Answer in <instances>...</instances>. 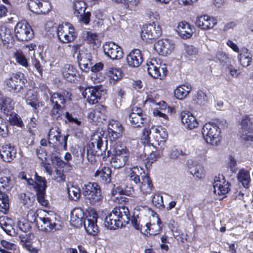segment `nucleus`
<instances>
[{
    "label": "nucleus",
    "mask_w": 253,
    "mask_h": 253,
    "mask_svg": "<svg viewBox=\"0 0 253 253\" xmlns=\"http://www.w3.org/2000/svg\"><path fill=\"white\" fill-rule=\"evenodd\" d=\"M106 107L104 106H98L95 110L91 111L88 114V119L90 122L96 125L103 123L106 120Z\"/></svg>",
    "instance_id": "15"
},
{
    "label": "nucleus",
    "mask_w": 253,
    "mask_h": 253,
    "mask_svg": "<svg viewBox=\"0 0 253 253\" xmlns=\"http://www.w3.org/2000/svg\"><path fill=\"white\" fill-rule=\"evenodd\" d=\"M11 220L5 216L0 217V226L8 235L13 236L14 230L11 225Z\"/></svg>",
    "instance_id": "38"
},
{
    "label": "nucleus",
    "mask_w": 253,
    "mask_h": 253,
    "mask_svg": "<svg viewBox=\"0 0 253 253\" xmlns=\"http://www.w3.org/2000/svg\"><path fill=\"white\" fill-rule=\"evenodd\" d=\"M37 200L38 202L43 207H48L49 205L48 201L45 199V191L36 192Z\"/></svg>",
    "instance_id": "59"
},
{
    "label": "nucleus",
    "mask_w": 253,
    "mask_h": 253,
    "mask_svg": "<svg viewBox=\"0 0 253 253\" xmlns=\"http://www.w3.org/2000/svg\"><path fill=\"white\" fill-rule=\"evenodd\" d=\"M129 215V211L126 207H116L106 217L104 225L110 230H115L122 227L128 223Z\"/></svg>",
    "instance_id": "1"
},
{
    "label": "nucleus",
    "mask_w": 253,
    "mask_h": 253,
    "mask_svg": "<svg viewBox=\"0 0 253 253\" xmlns=\"http://www.w3.org/2000/svg\"><path fill=\"white\" fill-rule=\"evenodd\" d=\"M143 175H146L144 172V169L137 166L133 167L130 169L129 179L131 181L134 182L135 184L140 183L141 180L140 176Z\"/></svg>",
    "instance_id": "35"
},
{
    "label": "nucleus",
    "mask_w": 253,
    "mask_h": 253,
    "mask_svg": "<svg viewBox=\"0 0 253 253\" xmlns=\"http://www.w3.org/2000/svg\"><path fill=\"white\" fill-rule=\"evenodd\" d=\"M181 122L185 127L192 129L198 126V123L195 117L187 111H183L180 115Z\"/></svg>",
    "instance_id": "25"
},
{
    "label": "nucleus",
    "mask_w": 253,
    "mask_h": 253,
    "mask_svg": "<svg viewBox=\"0 0 253 253\" xmlns=\"http://www.w3.org/2000/svg\"><path fill=\"white\" fill-rule=\"evenodd\" d=\"M73 9L74 13L76 16L79 14H83L86 9V5L83 0H74Z\"/></svg>",
    "instance_id": "42"
},
{
    "label": "nucleus",
    "mask_w": 253,
    "mask_h": 253,
    "mask_svg": "<svg viewBox=\"0 0 253 253\" xmlns=\"http://www.w3.org/2000/svg\"><path fill=\"white\" fill-rule=\"evenodd\" d=\"M192 89L191 85L189 84H182L178 86L174 90L175 97L178 99H183L186 97Z\"/></svg>",
    "instance_id": "36"
},
{
    "label": "nucleus",
    "mask_w": 253,
    "mask_h": 253,
    "mask_svg": "<svg viewBox=\"0 0 253 253\" xmlns=\"http://www.w3.org/2000/svg\"><path fill=\"white\" fill-rule=\"evenodd\" d=\"M128 121L133 127H142L147 123L148 119L141 108L134 106L131 108L128 114Z\"/></svg>",
    "instance_id": "5"
},
{
    "label": "nucleus",
    "mask_w": 253,
    "mask_h": 253,
    "mask_svg": "<svg viewBox=\"0 0 253 253\" xmlns=\"http://www.w3.org/2000/svg\"><path fill=\"white\" fill-rule=\"evenodd\" d=\"M108 74L109 77L114 81H117L122 77L121 71L119 69L109 68Z\"/></svg>",
    "instance_id": "56"
},
{
    "label": "nucleus",
    "mask_w": 253,
    "mask_h": 253,
    "mask_svg": "<svg viewBox=\"0 0 253 253\" xmlns=\"http://www.w3.org/2000/svg\"><path fill=\"white\" fill-rule=\"evenodd\" d=\"M177 29L179 36L183 39L190 38L195 31V28L193 27L185 22H180Z\"/></svg>",
    "instance_id": "28"
},
{
    "label": "nucleus",
    "mask_w": 253,
    "mask_h": 253,
    "mask_svg": "<svg viewBox=\"0 0 253 253\" xmlns=\"http://www.w3.org/2000/svg\"><path fill=\"white\" fill-rule=\"evenodd\" d=\"M214 193L216 195H223L229 191V184L226 182L222 175L215 177L213 183Z\"/></svg>",
    "instance_id": "17"
},
{
    "label": "nucleus",
    "mask_w": 253,
    "mask_h": 253,
    "mask_svg": "<svg viewBox=\"0 0 253 253\" xmlns=\"http://www.w3.org/2000/svg\"><path fill=\"white\" fill-rule=\"evenodd\" d=\"M162 30L160 26L155 22L143 25L141 37L143 41L147 42L148 40L158 38L161 35Z\"/></svg>",
    "instance_id": "9"
},
{
    "label": "nucleus",
    "mask_w": 253,
    "mask_h": 253,
    "mask_svg": "<svg viewBox=\"0 0 253 253\" xmlns=\"http://www.w3.org/2000/svg\"><path fill=\"white\" fill-rule=\"evenodd\" d=\"M85 220L83 211L81 208H75L71 212L70 223L76 228H80Z\"/></svg>",
    "instance_id": "23"
},
{
    "label": "nucleus",
    "mask_w": 253,
    "mask_h": 253,
    "mask_svg": "<svg viewBox=\"0 0 253 253\" xmlns=\"http://www.w3.org/2000/svg\"><path fill=\"white\" fill-rule=\"evenodd\" d=\"M103 47L105 55L112 60H119L123 56L122 49L114 42H106Z\"/></svg>",
    "instance_id": "13"
},
{
    "label": "nucleus",
    "mask_w": 253,
    "mask_h": 253,
    "mask_svg": "<svg viewBox=\"0 0 253 253\" xmlns=\"http://www.w3.org/2000/svg\"><path fill=\"white\" fill-rule=\"evenodd\" d=\"M139 183L140 189L144 194H149L151 192L153 184L149 176L147 175L141 176V181Z\"/></svg>",
    "instance_id": "34"
},
{
    "label": "nucleus",
    "mask_w": 253,
    "mask_h": 253,
    "mask_svg": "<svg viewBox=\"0 0 253 253\" xmlns=\"http://www.w3.org/2000/svg\"><path fill=\"white\" fill-rule=\"evenodd\" d=\"M39 219L40 220L39 222L37 221L38 227L42 231L53 232L60 228V225L52 221L49 217H39Z\"/></svg>",
    "instance_id": "18"
},
{
    "label": "nucleus",
    "mask_w": 253,
    "mask_h": 253,
    "mask_svg": "<svg viewBox=\"0 0 253 253\" xmlns=\"http://www.w3.org/2000/svg\"><path fill=\"white\" fill-rule=\"evenodd\" d=\"M238 60L241 65L246 67L249 66L252 60V55L246 48L242 49L238 56Z\"/></svg>",
    "instance_id": "39"
},
{
    "label": "nucleus",
    "mask_w": 253,
    "mask_h": 253,
    "mask_svg": "<svg viewBox=\"0 0 253 253\" xmlns=\"http://www.w3.org/2000/svg\"><path fill=\"white\" fill-rule=\"evenodd\" d=\"M111 169L109 167H104L101 170H97L94 176L98 180L105 184L109 183L111 181Z\"/></svg>",
    "instance_id": "30"
},
{
    "label": "nucleus",
    "mask_w": 253,
    "mask_h": 253,
    "mask_svg": "<svg viewBox=\"0 0 253 253\" xmlns=\"http://www.w3.org/2000/svg\"><path fill=\"white\" fill-rule=\"evenodd\" d=\"M237 179L244 188H249L251 181L250 171L244 169H240L237 174Z\"/></svg>",
    "instance_id": "33"
},
{
    "label": "nucleus",
    "mask_w": 253,
    "mask_h": 253,
    "mask_svg": "<svg viewBox=\"0 0 253 253\" xmlns=\"http://www.w3.org/2000/svg\"><path fill=\"white\" fill-rule=\"evenodd\" d=\"M51 109L50 112V115L53 118L58 119L61 115L63 112V108L61 105L51 104Z\"/></svg>",
    "instance_id": "53"
},
{
    "label": "nucleus",
    "mask_w": 253,
    "mask_h": 253,
    "mask_svg": "<svg viewBox=\"0 0 253 253\" xmlns=\"http://www.w3.org/2000/svg\"><path fill=\"white\" fill-rule=\"evenodd\" d=\"M77 58L80 69L84 72H88L93 64L91 54L83 51L80 52Z\"/></svg>",
    "instance_id": "21"
},
{
    "label": "nucleus",
    "mask_w": 253,
    "mask_h": 253,
    "mask_svg": "<svg viewBox=\"0 0 253 253\" xmlns=\"http://www.w3.org/2000/svg\"><path fill=\"white\" fill-rule=\"evenodd\" d=\"M97 214L95 212L89 214L85 218L83 225L86 231L89 234L95 235L98 231V226L96 224Z\"/></svg>",
    "instance_id": "20"
},
{
    "label": "nucleus",
    "mask_w": 253,
    "mask_h": 253,
    "mask_svg": "<svg viewBox=\"0 0 253 253\" xmlns=\"http://www.w3.org/2000/svg\"><path fill=\"white\" fill-rule=\"evenodd\" d=\"M216 24V19L207 15L197 17L195 21L197 27L204 30L212 28Z\"/></svg>",
    "instance_id": "16"
},
{
    "label": "nucleus",
    "mask_w": 253,
    "mask_h": 253,
    "mask_svg": "<svg viewBox=\"0 0 253 253\" xmlns=\"http://www.w3.org/2000/svg\"><path fill=\"white\" fill-rule=\"evenodd\" d=\"M0 39L3 43L12 42L13 41L12 29L4 25H0Z\"/></svg>",
    "instance_id": "32"
},
{
    "label": "nucleus",
    "mask_w": 253,
    "mask_h": 253,
    "mask_svg": "<svg viewBox=\"0 0 253 253\" xmlns=\"http://www.w3.org/2000/svg\"><path fill=\"white\" fill-rule=\"evenodd\" d=\"M67 190L69 198L73 200L77 201L81 196L80 188L78 186H68Z\"/></svg>",
    "instance_id": "43"
},
{
    "label": "nucleus",
    "mask_w": 253,
    "mask_h": 253,
    "mask_svg": "<svg viewBox=\"0 0 253 253\" xmlns=\"http://www.w3.org/2000/svg\"><path fill=\"white\" fill-rule=\"evenodd\" d=\"M8 123L1 117H0V135L5 137L8 134Z\"/></svg>",
    "instance_id": "57"
},
{
    "label": "nucleus",
    "mask_w": 253,
    "mask_h": 253,
    "mask_svg": "<svg viewBox=\"0 0 253 253\" xmlns=\"http://www.w3.org/2000/svg\"><path fill=\"white\" fill-rule=\"evenodd\" d=\"M103 133L101 132H95L91 136L90 141L87 146V154L92 156L102 155L107 148V145L104 144L102 138Z\"/></svg>",
    "instance_id": "3"
},
{
    "label": "nucleus",
    "mask_w": 253,
    "mask_h": 253,
    "mask_svg": "<svg viewBox=\"0 0 253 253\" xmlns=\"http://www.w3.org/2000/svg\"><path fill=\"white\" fill-rule=\"evenodd\" d=\"M83 194L91 205L99 203L103 198L99 185L95 182H88L83 187Z\"/></svg>",
    "instance_id": "4"
},
{
    "label": "nucleus",
    "mask_w": 253,
    "mask_h": 253,
    "mask_svg": "<svg viewBox=\"0 0 253 253\" xmlns=\"http://www.w3.org/2000/svg\"><path fill=\"white\" fill-rule=\"evenodd\" d=\"M195 101L199 105H205L208 101L206 94L202 90H198L195 95Z\"/></svg>",
    "instance_id": "54"
},
{
    "label": "nucleus",
    "mask_w": 253,
    "mask_h": 253,
    "mask_svg": "<svg viewBox=\"0 0 253 253\" xmlns=\"http://www.w3.org/2000/svg\"><path fill=\"white\" fill-rule=\"evenodd\" d=\"M63 77L68 82H74L76 79L77 71L74 67L70 64H66L62 70Z\"/></svg>",
    "instance_id": "31"
},
{
    "label": "nucleus",
    "mask_w": 253,
    "mask_h": 253,
    "mask_svg": "<svg viewBox=\"0 0 253 253\" xmlns=\"http://www.w3.org/2000/svg\"><path fill=\"white\" fill-rule=\"evenodd\" d=\"M126 61L131 67H139L143 62V58L139 49L132 50L126 57Z\"/></svg>",
    "instance_id": "24"
},
{
    "label": "nucleus",
    "mask_w": 253,
    "mask_h": 253,
    "mask_svg": "<svg viewBox=\"0 0 253 253\" xmlns=\"http://www.w3.org/2000/svg\"><path fill=\"white\" fill-rule=\"evenodd\" d=\"M1 103H0V108L6 115L10 114L14 107V103L10 98H5L1 99Z\"/></svg>",
    "instance_id": "41"
},
{
    "label": "nucleus",
    "mask_w": 253,
    "mask_h": 253,
    "mask_svg": "<svg viewBox=\"0 0 253 253\" xmlns=\"http://www.w3.org/2000/svg\"><path fill=\"white\" fill-rule=\"evenodd\" d=\"M84 35L86 40L90 43L94 42L97 37L95 33L91 31H86Z\"/></svg>",
    "instance_id": "62"
},
{
    "label": "nucleus",
    "mask_w": 253,
    "mask_h": 253,
    "mask_svg": "<svg viewBox=\"0 0 253 253\" xmlns=\"http://www.w3.org/2000/svg\"><path fill=\"white\" fill-rule=\"evenodd\" d=\"M51 6L50 3L46 1H43L41 3L40 10L42 11L41 14H46L50 9Z\"/></svg>",
    "instance_id": "64"
},
{
    "label": "nucleus",
    "mask_w": 253,
    "mask_h": 253,
    "mask_svg": "<svg viewBox=\"0 0 253 253\" xmlns=\"http://www.w3.org/2000/svg\"><path fill=\"white\" fill-rule=\"evenodd\" d=\"M9 208L8 196L6 194L0 192V208L4 210L3 212L6 213L8 211Z\"/></svg>",
    "instance_id": "50"
},
{
    "label": "nucleus",
    "mask_w": 253,
    "mask_h": 253,
    "mask_svg": "<svg viewBox=\"0 0 253 253\" xmlns=\"http://www.w3.org/2000/svg\"><path fill=\"white\" fill-rule=\"evenodd\" d=\"M35 188L36 192L45 191L46 185L45 178L38 176L36 174Z\"/></svg>",
    "instance_id": "48"
},
{
    "label": "nucleus",
    "mask_w": 253,
    "mask_h": 253,
    "mask_svg": "<svg viewBox=\"0 0 253 253\" xmlns=\"http://www.w3.org/2000/svg\"><path fill=\"white\" fill-rule=\"evenodd\" d=\"M26 79L24 78L22 73L12 74L6 81V84L10 90L19 92L23 89Z\"/></svg>",
    "instance_id": "12"
},
{
    "label": "nucleus",
    "mask_w": 253,
    "mask_h": 253,
    "mask_svg": "<svg viewBox=\"0 0 253 253\" xmlns=\"http://www.w3.org/2000/svg\"><path fill=\"white\" fill-rule=\"evenodd\" d=\"M16 38L19 41L26 42L34 37V32L31 27L25 21L19 22L14 28Z\"/></svg>",
    "instance_id": "6"
},
{
    "label": "nucleus",
    "mask_w": 253,
    "mask_h": 253,
    "mask_svg": "<svg viewBox=\"0 0 253 253\" xmlns=\"http://www.w3.org/2000/svg\"><path fill=\"white\" fill-rule=\"evenodd\" d=\"M108 133L112 140H115L122 135L123 127L122 124L117 120H111L108 126Z\"/></svg>",
    "instance_id": "19"
},
{
    "label": "nucleus",
    "mask_w": 253,
    "mask_h": 253,
    "mask_svg": "<svg viewBox=\"0 0 253 253\" xmlns=\"http://www.w3.org/2000/svg\"><path fill=\"white\" fill-rule=\"evenodd\" d=\"M48 143L53 147H57L63 144L64 150L67 149L68 136H62L60 128L55 126L51 128L48 134Z\"/></svg>",
    "instance_id": "7"
},
{
    "label": "nucleus",
    "mask_w": 253,
    "mask_h": 253,
    "mask_svg": "<svg viewBox=\"0 0 253 253\" xmlns=\"http://www.w3.org/2000/svg\"><path fill=\"white\" fill-rule=\"evenodd\" d=\"M148 227V229L147 231V234H144L145 235H156L159 234L162 230L160 219H158L157 224L149 223Z\"/></svg>",
    "instance_id": "45"
},
{
    "label": "nucleus",
    "mask_w": 253,
    "mask_h": 253,
    "mask_svg": "<svg viewBox=\"0 0 253 253\" xmlns=\"http://www.w3.org/2000/svg\"><path fill=\"white\" fill-rule=\"evenodd\" d=\"M190 172L198 179H202L205 177V170L201 165H196L190 169Z\"/></svg>",
    "instance_id": "44"
},
{
    "label": "nucleus",
    "mask_w": 253,
    "mask_h": 253,
    "mask_svg": "<svg viewBox=\"0 0 253 253\" xmlns=\"http://www.w3.org/2000/svg\"><path fill=\"white\" fill-rule=\"evenodd\" d=\"M24 98L28 105H30L34 110L39 107V102L37 99V91L34 89H29L24 95Z\"/></svg>",
    "instance_id": "29"
},
{
    "label": "nucleus",
    "mask_w": 253,
    "mask_h": 253,
    "mask_svg": "<svg viewBox=\"0 0 253 253\" xmlns=\"http://www.w3.org/2000/svg\"><path fill=\"white\" fill-rule=\"evenodd\" d=\"M20 202L26 208H28L33 205L35 201V196L31 193H21L19 194Z\"/></svg>",
    "instance_id": "40"
},
{
    "label": "nucleus",
    "mask_w": 253,
    "mask_h": 253,
    "mask_svg": "<svg viewBox=\"0 0 253 253\" xmlns=\"http://www.w3.org/2000/svg\"><path fill=\"white\" fill-rule=\"evenodd\" d=\"M33 237L34 235L32 234H27L26 233L20 234L19 235L21 243L25 248H29L30 247Z\"/></svg>",
    "instance_id": "46"
},
{
    "label": "nucleus",
    "mask_w": 253,
    "mask_h": 253,
    "mask_svg": "<svg viewBox=\"0 0 253 253\" xmlns=\"http://www.w3.org/2000/svg\"><path fill=\"white\" fill-rule=\"evenodd\" d=\"M0 185L6 190H10L14 186V181L10 176H3L0 178Z\"/></svg>",
    "instance_id": "47"
},
{
    "label": "nucleus",
    "mask_w": 253,
    "mask_h": 253,
    "mask_svg": "<svg viewBox=\"0 0 253 253\" xmlns=\"http://www.w3.org/2000/svg\"><path fill=\"white\" fill-rule=\"evenodd\" d=\"M154 48L160 55L167 56L173 49L174 44L172 41L167 39H162L155 43Z\"/></svg>",
    "instance_id": "14"
},
{
    "label": "nucleus",
    "mask_w": 253,
    "mask_h": 253,
    "mask_svg": "<svg viewBox=\"0 0 253 253\" xmlns=\"http://www.w3.org/2000/svg\"><path fill=\"white\" fill-rule=\"evenodd\" d=\"M129 157V152L126 148H117L113 155L111 164L115 169L123 167L126 164Z\"/></svg>",
    "instance_id": "11"
},
{
    "label": "nucleus",
    "mask_w": 253,
    "mask_h": 253,
    "mask_svg": "<svg viewBox=\"0 0 253 253\" xmlns=\"http://www.w3.org/2000/svg\"><path fill=\"white\" fill-rule=\"evenodd\" d=\"M82 95L90 104H94L100 99V93L95 87H88L82 92Z\"/></svg>",
    "instance_id": "22"
},
{
    "label": "nucleus",
    "mask_w": 253,
    "mask_h": 253,
    "mask_svg": "<svg viewBox=\"0 0 253 253\" xmlns=\"http://www.w3.org/2000/svg\"><path fill=\"white\" fill-rule=\"evenodd\" d=\"M51 104L61 105L65 103L66 100H71V94L67 91H63L62 93H49Z\"/></svg>",
    "instance_id": "27"
},
{
    "label": "nucleus",
    "mask_w": 253,
    "mask_h": 253,
    "mask_svg": "<svg viewBox=\"0 0 253 253\" xmlns=\"http://www.w3.org/2000/svg\"><path fill=\"white\" fill-rule=\"evenodd\" d=\"M90 12H84L83 14H79V16H77L78 18V20L80 22H82L85 24H87L90 22Z\"/></svg>",
    "instance_id": "63"
},
{
    "label": "nucleus",
    "mask_w": 253,
    "mask_h": 253,
    "mask_svg": "<svg viewBox=\"0 0 253 253\" xmlns=\"http://www.w3.org/2000/svg\"><path fill=\"white\" fill-rule=\"evenodd\" d=\"M148 220V217L141 216L139 228L137 230H139L142 234H147V231L148 229V226L150 223Z\"/></svg>",
    "instance_id": "55"
},
{
    "label": "nucleus",
    "mask_w": 253,
    "mask_h": 253,
    "mask_svg": "<svg viewBox=\"0 0 253 253\" xmlns=\"http://www.w3.org/2000/svg\"><path fill=\"white\" fill-rule=\"evenodd\" d=\"M241 139L246 144H249L253 141V129L241 130Z\"/></svg>",
    "instance_id": "49"
},
{
    "label": "nucleus",
    "mask_w": 253,
    "mask_h": 253,
    "mask_svg": "<svg viewBox=\"0 0 253 253\" xmlns=\"http://www.w3.org/2000/svg\"><path fill=\"white\" fill-rule=\"evenodd\" d=\"M16 150L10 144L2 146L0 150V157L6 162L12 161L16 157Z\"/></svg>",
    "instance_id": "26"
},
{
    "label": "nucleus",
    "mask_w": 253,
    "mask_h": 253,
    "mask_svg": "<svg viewBox=\"0 0 253 253\" xmlns=\"http://www.w3.org/2000/svg\"><path fill=\"white\" fill-rule=\"evenodd\" d=\"M14 56L17 62L25 67L28 66L27 60L22 52L17 51L15 53Z\"/></svg>",
    "instance_id": "60"
},
{
    "label": "nucleus",
    "mask_w": 253,
    "mask_h": 253,
    "mask_svg": "<svg viewBox=\"0 0 253 253\" xmlns=\"http://www.w3.org/2000/svg\"><path fill=\"white\" fill-rule=\"evenodd\" d=\"M41 2L39 0H30L28 2V5L29 9L33 13L38 14H41V10H40Z\"/></svg>",
    "instance_id": "51"
},
{
    "label": "nucleus",
    "mask_w": 253,
    "mask_h": 253,
    "mask_svg": "<svg viewBox=\"0 0 253 253\" xmlns=\"http://www.w3.org/2000/svg\"><path fill=\"white\" fill-rule=\"evenodd\" d=\"M146 68L148 73L154 79H163L167 73L165 67H161L156 59H151L147 61Z\"/></svg>",
    "instance_id": "10"
},
{
    "label": "nucleus",
    "mask_w": 253,
    "mask_h": 253,
    "mask_svg": "<svg viewBox=\"0 0 253 253\" xmlns=\"http://www.w3.org/2000/svg\"><path fill=\"white\" fill-rule=\"evenodd\" d=\"M124 193L123 189L119 186L114 188L112 191V194L114 197V200H118L119 203L125 201L124 199H126V197L123 196Z\"/></svg>",
    "instance_id": "52"
},
{
    "label": "nucleus",
    "mask_w": 253,
    "mask_h": 253,
    "mask_svg": "<svg viewBox=\"0 0 253 253\" xmlns=\"http://www.w3.org/2000/svg\"><path fill=\"white\" fill-rule=\"evenodd\" d=\"M57 35L60 41L64 43L71 42L76 37L74 27L69 23H63L58 26Z\"/></svg>",
    "instance_id": "8"
},
{
    "label": "nucleus",
    "mask_w": 253,
    "mask_h": 253,
    "mask_svg": "<svg viewBox=\"0 0 253 253\" xmlns=\"http://www.w3.org/2000/svg\"><path fill=\"white\" fill-rule=\"evenodd\" d=\"M202 133L206 141L212 145H218L220 141V129L215 123L205 124L203 127Z\"/></svg>",
    "instance_id": "2"
},
{
    "label": "nucleus",
    "mask_w": 253,
    "mask_h": 253,
    "mask_svg": "<svg viewBox=\"0 0 253 253\" xmlns=\"http://www.w3.org/2000/svg\"><path fill=\"white\" fill-rule=\"evenodd\" d=\"M251 129L252 128L250 118L247 116L243 117L241 120V130Z\"/></svg>",
    "instance_id": "61"
},
{
    "label": "nucleus",
    "mask_w": 253,
    "mask_h": 253,
    "mask_svg": "<svg viewBox=\"0 0 253 253\" xmlns=\"http://www.w3.org/2000/svg\"><path fill=\"white\" fill-rule=\"evenodd\" d=\"M152 203L158 208L165 207L163 196L160 194H156L154 195L152 198Z\"/></svg>",
    "instance_id": "58"
},
{
    "label": "nucleus",
    "mask_w": 253,
    "mask_h": 253,
    "mask_svg": "<svg viewBox=\"0 0 253 253\" xmlns=\"http://www.w3.org/2000/svg\"><path fill=\"white\" fill-rule=\"evenodd\" d=\"M151 129L153 131V136L156 141L159 144V142H164L167 139L168 134L165 131V129L161 127H157L152 126Z\"/></svg>",
    "instance_id": "37"
}]
</instances>
